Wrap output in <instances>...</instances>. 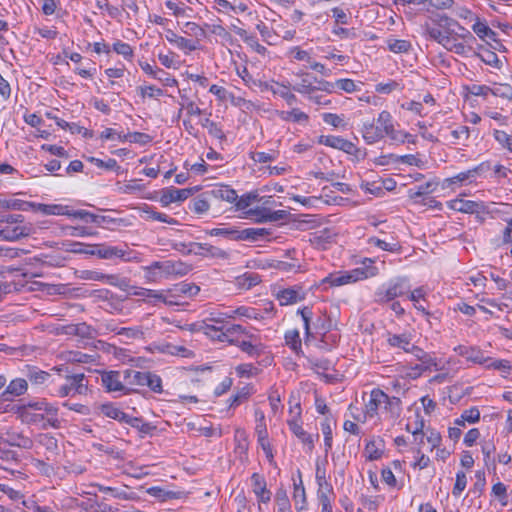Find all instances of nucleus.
<instances>
[{"label":"nucleus","instance_id":"35","mask_svg":"<svg viewBox=\"0 0 512 512\" xmlns=\"http://www.w3.org/2000/svg\"><path fill=\"white\" fill-rule=\"evenodd\" d=\"M279 117L284 121H292V122H308L309 116L299 110L298 108H293L291 111H281L279 112Z\"/></svg>","mask_w":512,"mask_h":512},{"label":"nucleus","instance_id":"55","mask_svg":"<svg viewBox=\"0 0 512 512\" xmlns=\"http://www.w3.org/2000/svg\"><path fill=\"white\" fill-rule=\"evenodd\" d=\"M250 394L251 388L249 386L241 388L235 395L230 397V407H236L240 405L243 401L249 398Z\"/></svg>","mask_w":512,"mask_h":512},{"label":"nucleus","instance_id":"21","mask_svg":"<svg viewBox=\"0 0 512 512\" xmlns=\"http://www.w3.org/2000/svg\"><path fill=\"white\" fill-rule=\"evenodd\" d=\"M277 299L280 305H290L305 299V293L300 287L286 288L278 292Z\"/></svg>","mask_w":512,"mask_h":512},{"label":"nucleus","instance_id":"38","mask_svg":"<svg viewBox=\"0 0 512 512\" xmlns=\"http://www.w3.org/2000/svg\"><path fill=\"white\" fill-rule=\"evenodd\" d=\"M409 353L413 354L416 359L422 362L425 365V368H430L431 366H436L435 359L432 358L428 353H426L423 349L416 345H412Z\"/></svg>","mask_w":512,"mask_h":512},{"label":"nucleus","instance_id":"15","mask_svg":"<svg viewBox=\"0 0 512 512\" xmlns=\"http://www.w3.org/2000/svg\"><path fill=\"white\" fill-rule=\"evenodd\" d=\"M454 350L458 355L476 364L484 365L489 361L478 347L459 345Z\"/></svg>","mask_w":512,"mask_h":512},{"label":"nucleus","instance_id":"26","mask_svg":"<svg viewBox=\"0 0 512 512\" xmlns=\"http://www.w3.org/2000/svg\"><path fill=\"white\" fill-rule=\"evenodd\" d=\"M385 133L379 126L374 123H364L362 128V136L367 144H374L384 137Z\"/></svg>","mask_w":512,"mask_h":512},{"label":"nucleus","instance_id":"62","mask_svg":"<svg viewBox=\"0 0 512 512\" xmlns=\"http://www.w3.org/2000/svg\"><path fill=\"white\" fill-rule=\"evenodd\" d=\"M492 494L499 499L503 506L507 505V487L502 482H497L492 487Z\"/></svg>","mask_w":512,"mask_h":512},{"label":"nucleus","instance_id":"10","mask_svg":"<svg viewBox=\"0 0 512 512\" xmlns=\"http://www.w3.org/2000/svg\"><path fill=\"white\" fill-rule=\"evenodd\" d=\"M198 190V186L184 189H176L174 187H171L163 191L160 201L163 205H169L170 203L173 202L184 201Z\"/></svg>","mask_w":512,"mask_h":512},{"label":"nucleus","instance_id":"52","mask_svg":"<svg viewBox=\"0 0 512 512\" xmlns=\"http://www.w3.org/2000/svg\"><path fill=\"white\" fill-rule=\"evenodd\" d=\"M322 283H328L330 286H341L349 283L346 272L330 274L322 280Z\"/></svg>","mask_w":512,"mask_h":512},{"label":"nucleus","instance_id":"59","mask_svg":"<svg viewBox=\"0 0 512 512\" xmlns=\"http://www.w3.org/2000/svg\"><path fill=\"white\" fill-rule=\"evenodd\" d=\"M493 136L495 140L503 147L512 152V136L505 131L494 130Z\"/></svg>","mask_w":512,"mask_h":512},{"label":"nucleus","instance_id":"40","mask_svg":"<svg viewBox=\"0 0 512 512\" xmlns=\"http://www.w3.org/2000/svg\"><path fill=\"white\" fill-rule=\"evenodd\" d=\"M101 412L106 416L119 422L126 421V413L121 411L119 408L112 404H103L101 406Z\"/></svg>","mask_w":512,"mask_h":512},{"label":"nucleus","instance_id":"11","mask_svg":"<svg viewBox=\"0 0 512 512\" xmlns=\"http://www.w3.org/2000/svg\"><path fill=\"white\" fill-rule=\"evenodd\" d=\"M37 447L44 451V455L48 461L55 459L58 455V441L50 434H40L37 439Z\"/></svg>","mask_w":512,"mask_h":512},{"label":"nucleus","instance_id":"13","mask_svg":"<svg viewBox=\"0 0 512 512\" xmlns=\"http://www.w3.org/2000/svg\"><path fill=\"white\" fill-rule=\"evenodd\" d=\"M192 270V266L180 260H166L162 267V274L165 277L185 276Z\"/></svg>","mask_w":512,"mask_h":512},{"label":"nucleus","instance_id":"39","mask_svg":"<svg viewBox=\"0 0 512 512\" xmlns=\"http://www.w3.org/2000/svg\"><path fill=\"white\" fill-rule=\"evenodd\" d=\"M32 205V202H27L18 199L5 200L0 199V208L27 211Z\"/></svg>","mask_w":512,"mask_h":512},{"label":"nucleus","instance_id":"30","mask_svg":"<svg viewBox=\"0 0 512 512\" xmlns=\"http://www.w3.org/2000/svg\"><path fill=\"white\" fill-rule=\"evenodd\" d=\"M255 431L258 437V442L261 445L262 449L264 450L266 457L272 460L273 454L270 444L268 442V432L266 425H256Z\"/></svg>","mask_w":512,"mask_h":512},{"label":"nucleus","instance_id":"44","mask_svg":"<svg viewBox=\"0 0 512 512\" xmlns=\"http://www.w3.org/2000/svg\"><path fill=\"white\" fill-rule=\"evenodd\" d=\"M42 411H30L29 408H20L19 413L22 420L26 423H39L45 419Z\"/></svg>","mask_w":512,"mask_h":512},{"label":"nucleus","instance_id":"2","mask_svg":"<svg viewBox=\"0 0 512 512\" xmlns=\"http://www.w3.org/2000/svg\"><path fill=\"white\" fill-rule=\"evenodd\" d=\"M411 285L407 277H398L391 281L386 288H379L375 292V301L384 304L402 297L410 292Z\"/></svg>","mask_w":512,"mask_h":512},{"label":"nucleus","instance_id":"16","mask_svg":"<svg viewBox=\"0 0 512 512\" xmlns=\"http://www.w3.org/2000/svg\"><path fill=\"white\" fill-rule=\"evenodd\" d=\"M386 399V393H384L381 389L375 388L370 393V399L365 404V418H373L378 413V409L383 401Z\"/></svg>","mask_w":512,"mask_h":512},{"label":"nucleus","instance_id":"12","mask_svg":"<svg viewBox=\"0 0 512 512\" xmlns=\"http://www.w3.org/2000/svg\"><path fill=\"white\" fill-rule=\"evenodd\" d=\"M32 231L31 225L6 226L0 230V240L16 241L31 235Z\"/></svg>","mask_w":512,"mask_h":512},{"label":"nucleus","instance_id":"23","mask_svg":"<svg viewBox=\"0 0 512 512\" xmlns=\"http://www.w3.org/2000/svg\"><path fill=\"white\" fill-rule=\"evenodd\" d=\"M448 207L462 213H478L482 205L478 202L464 199H454L448 202Z\"/></svg>","mask_w":512,"mask_h":512},{"label":"nucleus","instance_id":"54","mask_svg":"<svg viewBox=\"0 0 512 512\" xmlns=\"http://www.w3.org/2000/svg\"><path fill=\"white\" fill-rule=\"evenodd\" d=\"M365 453L367 455L366 456L367 460L374 461V460H378L381 458V456L383 454V449L377 447L376 442L371 440V441L367 442V444L365 446Z\"/></svg>","mask_w":512,"mask_h":512},{"label":"nucleus","instance_id":"48","mask_svg":"<svg viewBox=\"0 0 512 512\" xmlns=\"http://www.w3.org/2000/svg\"><path fill=\"white\" fill-rule=\"evenodd\" d=\"M275 501L278 506V512H292L287 492L284 489H279L276 492Z\"/></svg>","mask_w":512,"mask_h":512},{"label":"nucleus","instance_id":"25","mask_svg":"<svg viewBox=\"0 0 512 512\" xmlns=\"http://www.w3.org/2000/svg\"><path fill=\"white\" fill-rule=\"evenodd\" d=\"M36 212H40L44 215H66L68 214V206L61 204H43L33 203L30 207Z\"/></svg>","mask_w":512,"mask_h":512},{"label":"nucleus","instance_id":"51","mask_svg":"<svg viewBox=\"0 0 512 512\" xmlns=\"http://www.w3.org/2000/svg\"><path fill=\"white\" fill-rule=\"evenodd\" d=\"M489 361L483 366L488 369L499 370L505 373H509L511 370V365L508 360H494L491 357H486Z\"/></svg>","mask_w":512,"mask_h":512},{"label":"nucleus","instance_id":"37","mask_svg":"<svg viewBox=\"0 0 512 512\" xmlns=\"http://www.w3.org/2000/svg\"><path fill=\"white\" fill-rule=\"evenodd\" d=\"M147 493L150 494L151 496H154V497L162 500V501H166L168 499H177L180 497V494H181V492L165 490L158 486L150 487L147 490Z\"/></svg>","mask_w":512,"mask_h":512},{"label":"nucleus","instance_id":"31","mask_svg":"<svg viewBox=\"0 0 512 512\" xmlns=\"http://www.w3.org/2000/svg\"><path fill=\"white\" fill-rule=\"evenodd\" d=\"M384 409L390 414L391 418H397L402 412V402L398 397H390L386 394V399L383 401Z\"/></svg>","mask_w":512,"mask_h":512},{"label":"nucleus","instance_id":"47","mask_svg":"<svg viewBox=\"0 0 512 512\" xmlns=\"http://www.w3.org/2000/svg\"><path fill=\"white\" fill-rule=\"evenodd\" d=\"M452 23H455V19L446 15H438V24L443 28L444 36H448V38H455V27L452 26Z\"/></svg>","mask_w":512,"mask_h":512},{"label":"nucleus","instance_id":"49","mask_svg":"<svg viewBox=\"0 0 512 512\" xmlns=\"http://www.w3.org/2000/svg\"><path fill=\"white\" fill-rule=\"evenodd\" d=\"M213 193L215 194L216 197H218L224 201H227L229 203L236 204L237 199H238L237 192L234 189L229 188L228 186L221 187L218 190L213 191Z\"/></svg>","mask_w":512,"mask_h":512},{"label":"nucleus","instance_id":"5","mask_svg":"<svg viewBox=\"0 0 512 512\" xmlns=\"http://www.w3.org/2000/svg\"><path fill=\"white\" fill-rule=\"evenodd\" d=\"M318 142L325 146L341 150L347 154L354 155L357 158H359L360 155H364L354 143L340 136L322 135L319 137Z\"/></svg>","mask_w":512,"mask_h":512},{"label":"nucleus","instance_id":"27","mask_svg":"<svg viewBox=\"0 0 512 512\" xmlns=\"http://www.w3.org/2000/svg\"><path fill=\"white\" fill-rule=\"evenodd\" d=\"M90 255H97L101 259H111L114 257L122 258L124 256V251L117 247L94 245L92 246Z\"/></svg>","mask_w":512,"mask_h":512},{"label":"nucleus","instance_id":"60","mask_svg":"<svg viewBox=\"0 0 512 512\" xmlns=\"http://www.w3.org/2000/svg\"><path fill=\"white\" fill-rule=\"evenodd\" d=\"M260 282V277L255 273H246L241 277H238V283L240 286L250 289L251 287L257 285Z\"/></svg>","mask_w":512,"mask_h":512},{"label":"nucleus","instance_id":"4","mask_svg":"<svg viewBox=\"0 0 512 512\" xmlns=\"http://www.w3.org/2000/svg\"><path fill=\"white\" fill-rule=\"evenodd\" d=\"M65 384L59 390L60 397L85 395L88 391V383L83 373L67 375Z\"/></svg>","mask_w":512,"mask_h":512},{"label":"nucleus","instance_id":"64","mask_svg":"<svg viewBox=\"0 0 512 512\" xmlns=\"http://www.w3.org/2000/svg\"><path fill=\"white\" fill-rule=\"evenodd\" d=\"M183 32L188 35H194L198 38L206 37V32L195 22H186L184 24Z\"/></svg>","mask_w":512,"mask_h":512},{"label":"nucleus","instance_id":"41","mask_svg":"<svg viewBox=\"0 0 512 512\" xmlns=\"http://www.w3.org/2000/svg\"><path fill=\"white\" fill-rule=\"evenodd\" d=\"M297 314H299L303 320L306 339L313 337L310 326V322L313 318L312 309L308 306H305L303 308L298 309Z\"/></svg>","mask_w":512,"mask_h":512},{"label":"nucleus","instance_id":"9","mask_svg":"<svg viewBox=\"0 0 512 512\" xmlns=\"http://www.w3.org/2000/svg\"><path fill=\"white\" fill-rule=\"evenodd\" d=\"M248 215L255 217L256 222H275L286 219L288 213L285 210L272 211L266 206L256 207L248 211Z\"/></svg>","mask_w":512,"mask_h":512},{"label":"nucleus","instance_id":"36","mask_svg":"<svg viewBox=\"0 0 512 512\" xmlns=\"http://www.w3.org/2000/svg\"><path fill=\"white\" fill-rule=\"evenodd\" d=\"M387 47L393 53H407L412 45L408 40L389 38L387 39Z\"/></svg>","mask_w":512,"mask_h":512},{"label":"nucleus","instance_id":"3","mask_svg":"<svg viewBox=\"0 0 512 512\" xmlns=\"http://www.w3.org/2000/svg\"><path fill=\"white\" fill-rule=\"evenodd\" d=\"M201 330H203L206 335L217 338L222 342L227 341L230 344H236L239 342L234 338L236 334L245 333V329L239 324L217 326L204 322V325L201 326Z\"/></svg>","mask_w":512,"mask_h":512},{"label":"nucleus","instance_id":"32","mask_svg":"<svg viewBox=\"0 0 512 512\" xmlns=\"http://www.w3.org/2000/svg\"><path fill=\"white\" fill-rule=\"evenodd\" d=\"M335 425V421L331 417H326L321 422V430L324 436V446L326 453L332 448L333 435L332 426Z\"/></svg>","mask_w":512,"mask_h":512},{"label":"nucleus","instance_id":"28","mask_svg":"<svg viewBox=\"0 0 512 512\" xmlns=\"http://www.w3.org/2000/svg\"><path fill=\"white\" fill-rule=\"evenodd\" d=\"M346 273L349 279V283H354L359 280L375 276L377 274V268L370 265L363 268H356L351 271H346Z\"/></svg>","mask_w":512,"mask_h":512},{"label":"nucleus","instance_id":"53","mask_svg":"<svg viewBox=\"0 0 512 512\" xmlns=\"http://www.w3.org/2000/svg\"><path fill=\"white\" fill-rule=\"evenodd\" d=\"M123 139H127L130 143H139L142 145L148 144L152 141V137L142 132H130L123 135Z\"/></svg>","mask_w":512,"mask_h":512},{"label":"nucleus","instance_id":"6","mask_svg":"<svg viewBox=\"0 0 512 512\" xmlns=\"http://www.w3.org/2000/svg\"><path fill=\"white\" fill-rule=\"evenodd\" d=\"M187 254H195L203 257H211L216 259L226 260L229 258V253L219 247L213 246L208 243H189Z\"/></svg>","mask_w":512,"mask_h":512},{"label":"nucleus","instance_id":"7","mask_svg":"<svg viewBox=\"0 0 512 512\" xmlns=\"http://www.w3.org/2000/svg\"><path fill=\"white\" fill-rule=\"evenodd\" d=\"M101 383L108 392H121L126 395L133 391L122 383L119 371L101 372Z\"/></svg>","mask_w":512,"mask_h":512},{"label":"nucleus","instance_id":"50","mask_svg":"<svg viewBox=\"0 0 512 512\" xmlns=\"http://www.w3.org/2000/svg\"><path fill=\"white\" fill-rule=\"evenodd\" d=\"M260 197L257 192H250L247 194L242 195L240 198L237 199L236 202V208L238 210H244L248 208L253 202L259 201Z\"/></svg>","mask_w":512,"mask_h":512},{"label":"nucleus","instance_id":"61","mask_svg":"<svg viewBox=\"0 0 512 512\" xmlns=\"http://www.w3.org/2000/svg\"><path fill=\"white\" fill-rule=\"evenodd\" d=\"M68 217L81 219L87 223H94V221H97L95 219L96 214L91 213L87 210H69L68 209Z\"/></svg>","mask_w":512,"mask_h":512},{"label":"nucleus","instance_id":"33","mask_svg":"<svg viewBox=\"0 0 512 512\" xmlns=\"http://www.w3.org/2000/svg\"><path fill=\"white\" fill-rule=\"evenodd\" d=\"M433 21L435 22L434 26H431L429 24H426L424 26L425 35H427L430 40H433L439 44H442L447 36H444L443 28L440 27L438 24V17L436 19H434Z\"/></svg>","mask_w":512,"mask_h":512},{"label":"nucleus","instance_id":"43","mask_svg":"<svg viewBox=\"0 0 512 512\" xmlns=\"http://www.w3.org/2000/svg\"><path fill=\"white\" fill-rule=\"evenodd\" d=\"M171 291L174 292V295L195 296L200 291V288L193 283L183 282L176 285Z\"/></svg>","mask_w":512,"mask_h":512},{"label":"nucleus","instance_id":"58","mask_svg":"<svg viewBox=\"0 0 512 512\" xmlns=\"http://www.w3.org/2000/svg\"><path fill=\"white\" fill-rule=\"evenodd\" d=\"M235 315L243 316V317H246L249 319H257L258 318V313L256 312V310L254 308L245 307V306L238 307L237 309L231 311V313L227 314L226 316L228 318H234Z\"/></svg>","mask_w":512,"mask_h":512},{"label":"nucleus","instance_id":"8","mask_svg":"<svg viewBox=\"0 0 512 512\" xmlns=\"http://www.w3.org/2000/svg\"><path fill=\"white\" fill-rule=\"evenodd\" d=\"M21 408H29L30 411H43L48 416L47 424L53 428L60 427V421L56 417L58 413V408L51 403H48L45 400L37 401V402H29L23 405Z\"/></svg>","mask_w":512,"mask_h":512},{"label":"nucleus","instance_id":"1","mask_svg":"<svg viewBox=\"0 0 512 512\" xmlns=\"http://www.w3.org/2000/svg\"><path fill=\"white\" fill-rule=\"evenodd\" d=\"M207 233L210 236H223L234 241L257 242L271 235V231L266 228H245L237 227L213 228Z\"/></svg>","mask_w":512,"mask_h":512},{"label":"nucleus","instance_id":"24","mask_svg":"<svg viewBox=\"0 0 512 512\" xmlns=\"http://www.w3.org/2000/svg\"><path fill=\"white\" fill-rule=\"evenodd\" d=\"M165 38L169 43L176 45L181 50H187L191 52L198 48L197 42L179 36L171 29L166 31Z\"/></svg>","mask_w":512,"mask_h":512},{"label":"nucleus","instance_id":"17","mask_svg":"<svg viewBox=\"0 0 512 512\" xmlns=\"http://www.w3.org/2000/svg\"><path fill=\"white\" fill-rule=\"evenodd\" d=\"M5 444L22 449H31L33 447V441L31 438L15 430H9L6 432Z\"/></svg>","mask_w":512,"mask_h":512},{"label":"nucleus","instance_id":"34","mask_svg":"<svg viewBox=\"0 0 512 512\" xmlns=\"http://www.w3.org/2000/svg\"><path fill=\"white\" fill-rule=\"evenodd\" d=\"M293 500L297 511L300 512L305 509L306 492L301 479L298 484L294 483Z\"/></svg>","mask_w":512,"mask_h":512},{"label":"nucleus","instance_id":"14","mask_svg":"<svg viewBox=\"0 0 512 512\" xmlns=\"http://www.w3.org/2000/svg\"><path fill=\"white\" fill-rule=\"evenodd\" d=\"M253 492L259 502L268 503L271 500V492L267 489L265 478L259 473H253L251 476Z\"/></svg>","mask_w":512,"mask_h":512},{"label":"nucleus","instance_id":"56","mask_svg":"<svg viewBox=\"0 0 512 512\" xmlns=\"http://www.w3.org/2000/svg\"><path fill=\"white\" fill-rule=\"evenodd\" d=\"M491 94L503 99H512V86L510 84H498L491 88Z\"/></svg>","mask_w":512,"mask_h":512},{"label":"nucleus","instance_id":"46","mask_svg":"<svg viewBox=\"0 0 512 512\" xmlns=\"http://www.w3.org/2000/svg\"><path fill=\"white\" fill-rule=\"evenodd\" d=\"M125 373H126V378L130 379L129 380L130 384L145 386L146 381L149 378V375L151 372L127 370Z\"/></svg>","mask_w":512,"mask_h":512},{"label":"nucleus","instance_id":"63","mask_svg":"<svg viewBox=\"0 0 512 512\" xmlns=\"http://www.w3.org/2000/svg\"><path fill=\"white\" fill-rule=\"evenodd\" d=\"M113 50L122 55L126 59H130L133 56V49L130 44L118 40L113 44Z\"/></svg>","mask_w":512,"mask_h":512},{"label":"nucleus","instance_id":"57","mask_svg":"<svg viewBox=\"0 0 512 512\" xmlns=\"http://www.w3.org/2000/svg\"><path fill=\"white\" fill-rule=\"evenodd\" d=\"M286 344L289 345L294 351L301 348V339L298 330H290L285 333Z\"/></svg>","mask_w":512,"mask_h":512},{"label":"nucleus","instance_id":"29","mask_svg":"<svg viewBox=\"0 0 512 512\" xmlns=\"http://www.w3.org/2000/svg\"><path fill=\"white\" fill-rule=\"evenodd\" d=\"M473 32L481 39L498 42L497 33L493 31L486 23L477 21L472 26Z\"/></svg>","mask_w":512,"mask_h":512},{"label":"nucleus","instance_id":"20","mask_svg":"<svg viewBox=\"0 0 512 512\" xmlns=\"http://www.w3.org/2000/svg\"><path fill=\"white\" fill-rule=\"evenodd\" d=\"M27 390V381L22 378L12 380L1 397L3 401H12L14 397L24 394Z\"/></svg>","mask_w":512,"mask_h":512},{"label":"nucleus","instance_id":"22","mask_svg":"<svg viewBox=\"0 0 512 512\" xmlns=\"http://www.w3.org/2000/svg\"><path fill=\"white\" fill-rule=\"evenodd\" d=\"M288 425L290 430L293 432V434L304 444L308 447L309 451H312L314 449V436L307 433L302 425L298 424L297 421L291 420L288 421ZM315 438H319V434H315Z\"/></svg>","mask_w":512,"mask_h":512},{"label":"nucleus","instance_id":"42","mask_svg":"<svg viewBox=\"0 0 512 512\" xmlns=\"http://www.w3.org/2000/svg\"><path fill=\"white\" fill-rule=\"evenodd\" d=\"M26 376L31 383L38 385L43 384L50 377V374L36 367H28Z\"/></svg>","mask_w":512,"mask_h":512},{"label":"nucleus","instance_id":"18","mask_svg":"<svg viewBox=\"0 0 512 512\" xmlns=\"http://www.w3.org/2000/svg\"><path fill=\"white\" fill-rule=\"evenodd\" d=\"M387 343L392 348H398L406 353H409L413 345L412 335L410 333L392 334L388 332Z\"/></svg>","mask_w":512,"mask_h":512},{"label":"nucleus","instance_id":"19","mask_svg":"<svg viewBox=\"0 0 512 512\" xmlns=\"http://www.w3.org/2000/svg\"><path fill=\"white\" fill-rule=\"evenodd\" d=\"M298 76L301 77L300 82L293 85L292 89L300 94L307 95L308 98L313 94L316 93V82L313 78L314 76L308 74V73H297Z\"/></svg>","mask_w":512,"mask_h":512},{"label":"nucleus","instance_id":"45","mask_svg":"<svg viewBox=\"0 0 512 512\" xmlns=\"http://www.w3.org/2000/svg\"><path fill=\"white\" fill-rule=\"evenodd\" d=\"M210 208V204L204 194L195 197L192 202L190 209L196 214L206 213Z\"/></svg>","mask_w":512,"mask_h":512}]
</instances>
